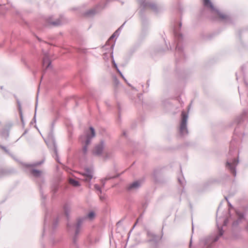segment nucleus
Wrapping results in <instances>:
<instances>
[{"label":"nucleus","mask_w":248,"mask_h":248,"mask_svg":"<svg viewBox=\"0 0 248 248\" xmlns=\"http://www.w3.org/2000/svg\"><path fill=\"white\" fill-rule=\"evenodd\" d=\"M236 148L235 145V141L234 139L231 141L230 150L229 152V157L226 162V167L229 170L230 172L234 176L236 175V167L237 166L239 160L238 158H232L231 156H233L234 152Z\"/></svg>","instance_id":"1"},{"label":"nucleus","mask_w":248,"mask_h":248,"mask_svg":"<svg viewBox=\"0 0 248 248\" xmlns=\"http://www.w3.org/2000/svg\"><path fill=\"white\" fill-rule=\"evenodd\" d=\"M174 34L175 38V41L177 42V44L175 48V56L176 58V62L180 61L185 59V55L184 54L183 48L181 46V43L183 40V37L182 34L179 33L177 31V29L176 27L174 28Z\"/></svg>","instance_id":"2"},{"label":"nucleus","mask_w":248,"mask_h":248,"mask_svg":"<svg viewBox=\"0 0 248 248\" xmlns=\"http://www.w3.org/2000/svg\"><path fill=\"white\" fill-rule=\"evenodd\" d=\"M91 133L89 131L85 132L84 134L81 135L79 138L80 142L84 144L82 148L84 155H86L88 151V146L91 143L93 138L95 137V130L92 126L90 127Z\"/></svg>","instance_id":"3"},{"label":"nucleus","mask_w":248,"mask_h":248,"mask_svg":"<svg viewBox=\"0 0 248 248\" xmlns=\"http://www.w3.org/2000/svg\"><path fill=\"white\" fill-rule=\"evenodd\" d=\"M219 219L217 218L216 223L218 229V234L216 236L213 240H211L210 238L204 237L200 239V245L203 247V248H209L210 247L211 242H215L218 241L219 238L223 234V230L221 227L219 226Z\"/></svg>","instance_id":"4"},{"label":"nucleus","mask_w":248,"mask_h":248,"mask_svg":"<svg viewBox=\"0 0 248 248\" xmlns=\"http://www.w3.org/2000/svg\"><path fill=\"white\" fill-rule=\"evenodd\" d=\"M95 217V213L93 211L90 212L87 216L79 218L78 219L77 222L75 225V232L74 236L73 238V243L74 245H77V240L78 238V234L80 231L81 226L83 221L89 218L91 220L94 218Z\"/></svg>","instance_id":"5"},{"label":"nucleus","mask_w":248,"mask_h":248,"mask_svg":"<svg viewBox=\"0 0 248 248\" xmlns=\"http://www.w3.org/2000/svg\"><path fill=\"white\" fill-rule=\"evenodd\" d=\"M44 162V160H42L40 161H36L34 163H31V164H27L25 163H21L22 165L25 167L26 168L28 169V171L30 173V174L33 177L35 178H40L41 176L42 171L36 170L32 168L34 167H36L39 165H42Z\"/></svg>","instance_id":"6"},{"label":"nucleus","mask_w":248,"mask_h":248,"mask_svg":"<svg viewBox=\"0 0 248 248\" xmlns=\"http://www.w3.org/2000/svg\"><path fill=\"white\" fill-rule=\"evenodd\" d=\"M138 1L140 4V8H141V15L142 14L144 11L148 8L151 9L156 14L158 13L161 10V8L158 7L156 4L154 2L148 1L146 0H138Z\"/></svg>","instance_id":"7"},{"label":"nucleus","mask_w":248,"mask_h":248,"mask_svg":"<svg viewBox=\"0 0 248 248\" xmlns=\"http://www.w3.org/2000/svg\"><path fill=\"white\" fill-rule=\"evenodd\" d=\"M45 141L48 147L54 151L55 155V159L58 162L60 163L58 156L57 146L55 140L53 135L51 134H49L48 137L46 140H45Z\"/></svg>","instance_id":"8"},{"label":"nucleus","mask_w":248,"mask_h":248,"mask_svg":"<svg viewBox=\"0 0 248 248\" xmlns=\"http://www.w3.org/2000/svg\"><path fill=\"white\" fill-rule=\"evenodd\" d=\"M182 119L179 128L180 134L182 136H185L188 134V129L187 128V121L188 115L184 111L182 112Z\"/></svg>","instance_id":"9"},{"label":"nucleus","mask_w":248,"mask_h":248,"mask_svg":"<svg viewBox=\"0 0 248 248\" xmlns=\"http://www.w3.org/2000/svg\"><path fill=\"white\" fill-rule=\"evenodd\" d=\"M147 235L149 239L146 242L148 243H153L155 247L157 246L158 242L162 238V236H157L150 231L147 232Z\"/></svg>","instance_id":"10"},{"label":"nucleus","mask_w":248,"mask_h":248,"mask_svg":"<svg viewBox=\"0 0 248 248\" xmlns=\"http://www.w3.org/2000/svg\"><path fill=\"white\" fill-rule=\"evenodd\" d=\"M105 147V142L104 140H101L100 142L96 144L93 150V154L94 155L100 156L102 155L104 148Z\"/></svg>","instance_id":"11"},{"label":"nucleus","mask_w":248,"mask_h":248,"mask_svg":"<svg viewBox=\"0 0 248 248\" xmlns=\"http://www.w3.org/2000/svg\"><path fill=\"white\" fill-rule=\"evenodd\" d=\"M83 180L86 182H90L93 177V170L90 168H86L83 173Z\"/></svg>","instance_id":"12"},{"label":"nucleus","mask_w":248,"mask_h":248,"mask_svg":"<svg viewBox=\"0 0 248 248\" xmlns=\"http://www.w3.org/2000/svg\"><path fill=\"white\" fill-rule=\"evenodd\" d=\"M50 219V215L48 213V211H46V212L45 218H44L43 232L42 234L43 236H44L45 235L46 233L47 232V229L49 227Z\"/></svg>","instance_id":"13"},{"label":"nucleus","mask_w":248,"mask_h":248,"mask_svg":"<svg viewBox=\"0 0 248 248\" xmlns=\"http://www.w3.org/2000/svg\"><path fill=\"white\" fill-rule=\"evenodd\" d=\"M16 172L13 168H2L0 169V178L9 175Z\"/></svg>","instance_id":"14"},{"label":"nucleus","mask_w":248,"mask_h":248,"mask_svg":"<svg viewBox=\"0 0 248 248\" xmlns=\"http://www.w3.org/2000/svg\"><path fill=\"white\" fill-rule=\"evenodd\" d=\"M236 214L238 216V218L236 220H235L233 222L232 226L233 227H235V226H237L239 224H240L242 222V220H243L245 218V214L244 213H239V212H236Z\"/></svg>","instance_id":"15"},{"label":"nucleus","mask_w":248,"mask_h":248,"mask_svg":"<svg viewBox=\"0 0 248 248\" xmlns=\"http://www.w3.org/2000/svg\"><path fill=\"white\" fill-rule=\"evenodd\" d=\"M63 209L65 215L66 216L67 219H68L70 217V213L71 211V206L70 204L68 203H66L63 205Z\"/></svg>","instance_id":"16"},{"label":"nucleus","mask_w":248,"mask_h":248,"mask_svg":"<svg viewBox=\"0 0 248 248\" xmlns=\"http://www.w3.org/2000/svg\"><path fill=\"white\" fill-rule=\"evenodd\" d=\"M51 62L47 56H45L43 60V66H46V69L51 67Z\"/></svg>","instance_id":"17"},{"label":"nucleus","mask_w":248,"mask_h":248,"mask_svg":"<svg viewBox=\"0 0 248 248\" xmlns=\"http://www.w3.org/2000/svg\"><path fill=\"white\" fill-rule=\"evenodd\" d=\"M247 116L246 112L243 113L240 116L237 117L235 121L238 124H240L241 122H243L245 119H246Z\"/></svg>","instance_id":"18"},{"label":"nucleus","mask_w":248,"mask_h":248,"mask_svg":"<svg viewBox=\"0 0 248 248\" xmlns=\"http://www.w3.org/2000/svg\"><path fill=\"white\" fill-rule=\"evenodd\" d=\"M97 13L96 8L92 9L84 13V15L86 16H92Z\"/></svg>","instance_id":"19"},{"label":"nucleus","mask_w":248,"mask_h":248,"mask_svg":"<svg viewBox=\"0 0 248 248\" xmlns=\"http://www.w3.org/2000/svg\"><path fill=\"white\" fill-rule=\"evenodd\" d=\"M177 179L180 185L184 187L186 184V181L183 174H182L180 176H178L177 177Z\"/></svg>","instance_id":"20"},{"label":"nucleus","mask_w":248,"mask_h":248,"mask_svg":"<svg viewBox=\"0 0 248 248\" xmlns=\"http://www.w3.org/2000/svg\"><path fill=\"white\" fill-rule=\"evenodd\" d=\"M140 186V183L139 181H135L130 184L128 186V189L138 188Z\"/></svg>","instance_id":"21"},{"label":"nucleus","mask_w":248,"mask_h":248,"mask_svg":"<svg viewBox=\"0 0 248 248\" xmlns=\"http://www.w3.org/2000/svg\"><path fill=\"white\" fill-rule=\"evenodd\" d=\"M204 5L205 6L209 7L213 10H215L214 5L210 0H204Z\"/></svg>","instance_id":"22"},{"label":"nucleus","mask_w":248,"mask_h":248,"mask_svg":"<svg viewBox=\"0 0 248 248\" xmlns=\"http://www.w3.org/2000/svg\"><path fill=\"white\" fill-rule=\"evenodd\" d=\"M17 105H18V108L19 113H20V116L21 117V120L22 123L23 124V115H22V110H21V106L20 102L18 99H17Z\"/></svg>","instance_id":"23"},{"label":"nucleus","mask_w":248,"mask_h":248,"mask_svg":"<svg viewBox=\"0 0 248 248\" xmlns=\"http://www.w3.org/2000/svg\"><path fill=\"white\" fill-rule=\"evenodd\" d=\"M1 136L5 139L7 138L9 136V131L6 129H3L1 132Z\"/></svg>","instance_id":"24"},{"label":"nucleus","mask_w":248,"mask_h":248,"mask_svg":"<svg viewBox=\"0 0 248 248\" xmlns=\"http://www.w3.org/2000/svg\"><path fill=\"white\" fill-rule=\"evenodd\" d=\"M69 183L70 184H71L72 185H73L74 186H78L80 185L79 182L74 179H70Z\"/></svg>","instance_id":"25"},{"label":"nucleus","mask_w":248,"mask_h":248,"mask_svg":"<svg viewBox=\"0 0 248 248\" xmlns=\"http://www.w3.org/2000/svg\"><path fill=\"white\" fill-rule=\"evenodd\" d=\"M59 186L57 185H53L51 187V192L53 195L56 193L58 190Z\"/></svg>","instance_id":"26"},{"label":"nucleus","mask_w":248,"mask_h":248,"mask_svg":"<svg viewBox=\"0 0 248 248\" xmlns=\"http://www.w3.org/2000/svg\"><path fill=\"white\" fill-rule=\"evenodd\" d=\"M50 24L53 26H57L61 25L62 24V22L59 19H57L55 21L50 22Z\"/></svg>","instance_id":"27"},{"label":"nucleus","mask_w":248,"mask_h":248,"mask_svg":"<svg viewBox=\"0 0 248 248\" xmlns=\"http://www.w3.org/2000/svg\"><path fill=\"white\" fill-rule=\"evenodd\" d=\"M0 147H1V148H2V149H3V150H4V151L6 153H7L8 154H9V155H10V156H11L13 158H14V159L15 160H17V159H16L15 158V157L14 156V155H13L12 154H11L9 152V150H7L5 147H4V146H0Z\"/></svg>","instance_id":"28"},{"label":"nucleus","mask_w":248,"mask_h":248,"mask_svg":"<svg viewBox=\"0 0 248 248\" xmlns=\"http://www.w3.org/2000/svg\"><path fill=\"white\" fill-rule=\"evenodd\" d=\"M58 223V218H57L54 221L52 226V230L53 231H54V230L57 228V225Z\"/></svg>","instance_id":"29"},{"label":"nucleus","mask_w":248,"mask_h":248,"mask_svg":"<svg viewBox=\"0 0 248 248\" xmlns=\"http://www.w3.org/2000/svg\"><path fill=\"white\" fill-rule=\"evenodd\" d=\"M94 189L98 191L100 193H102L101 188L100 186L97 184H95L94 186Z\"/></svg>","instance_id":"30"},{"label":"nucleus","mask_w":248,"mask_h":248,"mask_svg":"<svg viewBox=\"0 0 248 248\" xmlns=\"http://www.w3.org/2000/svg\"><path fill=\"white\" fill-rule=\"evenodd\" d=\"M38 104V96L36 97V105H35V111L34 116L33 118V120H34L35 122H36V109H37V106Z\"/></svg>","instance_id":"31"},{"label":"nucleus","mask_w":248,"mask_h":248,"mask_svg":"<svg viewBox=\"0 0 248 248\" xmlns=\"http://www.w3.org/2000/svg\"><path fill=\"white\" fill-rule=\"evenodd\" d=\"M218 14L219 16L222 19H227L228 18V16H227L223 15V14H221L220 13H219V12H218Z\"/></svg>","instance_id":"32"},{"label":"nucleus","mask_w":248,"mask_h":248,"mask_svg":"<svg viewBox=\"0 0 248 248\" xmlns=\"http://www.w3.org/2000/svg\"><path fill=\"white\" fill-rule=\"evenodd\" d=\"M40 193L41 194L42 199H43L44 200H45L46 199V196H44L43 195L41 186H40Z\"/></svg>","instance_id":"33"},{"label":"nucleus","mask_w":248,"mask_h":248,"mask_svg":"<svg viewBox=\"0 0 248 248\" xmlns=\"http://www.w3.org/2000/svg\"><path fill=\"white\" fill-rule=\"evenodd\" d=\"M112 60H113V65L115 67V68L116 69L118 68V66L117 65V64L115 63L114 60V58H113V53L112 52Z\"/></svg>","instance_id":"34"},{"label":"nucleus","mask_w":248,"mask_h":248,"mask_svg":"<svg viewBox=\"0 0 248 248\" xmlns=\"http://www.w3.org/2000/svg\"><path fill=\"white\" fill-rule=\"evenodd\" d=\"M120 31L119 30H117L113 34H114L115 36H118L119 35Z\"/></svg>","instance_id":"35"},{"label":"nucleus","mask_w":248,"mask_h":248,"mask_svg":"<svg viewBox=\"0 0 248 248\" xmlns=\"http://www.w3.org/2000/svg\"><path fill=\"white\" fill-rule=\"evenodd\" d=\"M117 176H112V177H108V176H107L106 178V180H109L110 179H111V178H116Z\"/></svg>","instance_id":"36"},{"label":"nucleus","mask_w":248,"mask_h":248,"mask_svg":"<svg viewBox=\"0 0 248 248\" xmlns=\"http://www.w3.org/2000/svg\"><path fill=\"white\" fill-rule=\"evenodd\" d=\"M125 22H124L123 25H122L117 30H119V31H121V30L124 27V25L125 24Z\"/></svg>","instance_id":"37"},{"label":"nucleus","mask_w":248,"mask_h":248,"mask_svg":"<svg viewBox=\"0 0 248 248\" xmlns=\"http://www.w3.org/2000/svg\"><path fill=\"white\" fill-rule=\"evenodd\" d=\"M227 223H228V219H225L224 220V221H223L224 225V226L227 225Z\"/></svg>","instance_id":"38"},{"label":"nucleus","mask_w":248,"mask_h":248,"mask_svg":"<svg viewBox=\"0 0 248 248\" xmlns=\"http://www.w3.org/2000/svg\"><path fill=\"white\" fill-rule=\"evenodd\" d=\"M226 201L228 202V204H229V206H230V207H232V205L231 204V203L229 202V201L228 200L227 198H225Z\"/></svg>","instance_id":"39"},{"label":"nucleus","mask_w":248,"mask_h":248,"mask_svg":"<svg viewBox=\"0 0 248 248\" xmlns=\"http://www.w3.org/2000/svg\"><path fill=\"white\" fill-rule=\"evenodd\" d=\"M115 37H116V36H115V35H114V34H113L111 36V37L109 38V40H111V39H113Z\"/></svg>","instance_id":"40"},{"label":"nucleus","mask_w":248,"mask_h":248,"mask_svg":"<svg viewBox=\"0 0 248 248\" xmlns=\"http://www.w3.org/2000/svg\"><path fill=\"white\" fill-rule=\"evenodd\" d=\"M114 45H115V43H113L111 45H110V48L111 49H113L114 47Z\"/></svg>","instance_id":"41"},{"label":"nucleus","mask_w":248,"mask_h":248,"mask_svg":"<svg viewBox=\"0 0 248 248\" xmlns=\"http://www.w3.org/2000/svg\"><path fill=\"white\" fill-rule=\"evenodd\" d=\"M146 84L148 86V87H149V85H150V80H148L146 82Z\"/></svg>","instance_id":"42"},{"label":"nucleus","mask_w":248,"mask_h":248,"mask_svg":"<svg viewBox=\"0 0 248 248\" xmlns=\"http://www.w3.org/2000/svg\"><path fill=\"white\" fill-rule=\"evenodd\" d=\"M117 72L119 73L120 75H122V72H121V71L119 70V69L118 68L116 69Z\"/></svg>","instance_id":"43"},{"label":"nucleus","mask_w":248,"mask_h":248,"mask_svg":"<svg viewBox=\"0 0 248 248\" xmlns=\"http://www.w3.org/2000/svg\"><path fill=\"white\" fill-rule=\"evenodd\" d=\"M120 75L122 77V78L126 82V80L125 78L123 76V74L122 73V75Z\"/></svg>","instance_id":"44"},{"label":"nucleus","mask_w":248,"mask_h":248,"mask_svg":"<svg viewBox=\"0 0 248 248\" xmlns=\"http://www.w3.org/2000/svg\"><path fill=\"white\" fill-rule=\"evenodd\" d=\"M182 27V23L180 22L179 23V28L180 29Z\"/></svg>","instance_id":"45"},{"label":"nucleus","mask_w":248,"mask_h":248,"mask_svg":"<svg viewBox=\"0 0 248 248\" xmlns=\"http://www.w3.org/2000/svg\"><path fill=\"white\" fill-rule=\"evenodd\" d=\"M191 245H192V237L191 238V240H190V244H189V247H191Z\"/></svg>","instance_id":"46"},{"label":"nucleus","mask_w":248,"mask_h":248,"mask_svg":"<svg viewBox=\"0 0 248 248\" xmlns=\"http://www.w3.org/2000/svg\"><path fill=\"white\" fill-rule=\"evenodd\" d=\"M67 227L69 228H71V225L69 224V223H67Z\"/></svg>","instance_id":"47"},{"label":"nucleus","mask_w":248,"mask_h":248,"mask_svg":"<svg viewBox=\"0 0 248 248\" xmlns=\"http://www.w3.org/2000/svg\"><path fill=\"white\" fill-rule=\"evenodd\" d=\"M244 66H242L241 67V70H242V72H244Z\"/></svg>","instance_id":"48"},{"label":"nucleus","mask_w":248,"mask_h":248,"mask_svg":"<svg viewBox=\"0 0 248 248\" xmlns=\"http://www.w3.org/2000/svg\"><path fill=\"white\" fill-rule=\"evenodd\" d=\"M244 82H245V83L246 85L247 86H248V83H247V82L246 81V80H245V79H244Z\"/></svg>","instance_id":"49"},{"label":"nucleus","mask_w":248,"mask_h":248,"mask_svg":"<svg viewBox=\"0 0 248 248\" xmlns=\"http://www.w3.org/2000/svg\"><path fill=\"white\" fill-rule=\"evenodd\" d=\"M246 229L247 231L248 232V225H247V227H246Z\"/></svg>","instance_id":"50"},{"label":"nucleus","mask_w":248,"mask_h":248,"mask_svg":"<svg viewBox=\"0 0 248 248\" xmlns=\"http://www.w3.org/2000/svg\"><path fill=\"white\" fill-rule=\"evenodd\" d=\"M123 135L125 136H126V132L125 131L123 132Z\"/></svg>","instance_id":"51"},{"label":"nucleus","mask_w":248,"mask_h":248,"mask_svg":"<svg viewBox=\"0 0 248 248\" xmlns=\"http://www.w3.org/2000/svg\"><path fill=\"white\" fill-rule=\"evenodd\" d=\"M236 80H237L238 78V77H237V73H236Z\"/></svg>","instance_id":"52"},{"label":"nucleus","mask_w":248,"mask_h":248,"mask_svg":"<svg viewBox=\"0 0 248 248\" xmlns=\"http://www.w3.org/2000/svg\"><path fill=\"white\" fill-rule=\"evenodd\" d=\"M143 92H148V90H146V89L145 90H143Z\"/></svg>","instance_id":"53"},{"label":"nucleus","mask_w":248,"mask_h":248,"mask_svg":"<svg viewBox=\"0 0 248 248\" xmlns=\"http://www.w3.org/2000/svg\"><path fill=\"white\" fill-rule=\"evenodd\" d=\"M234 133H235V134L236 133V129L234 130Z\"/></svg>","instance_id":"54"},{"label":"nucleus","mask_w":248,"mask_h":248,"mask_svg":"<svg viewBox=\"0 0 248 248\" xmlns=\"http://www.w3.org/2000/svg\"><path fill=\"white\" fill-rule=\"evenodd\" d=\"M239 93L240 96H241V93H240V92L239 91Z\"/></svg>","instance_id":"55"},{"label":"nucleus","mask_w":248,"mask_h":248,"mask_svg":"<svg viewBox=\"0 0 248 248\" xmlns=\"http://www.w3.org/2000/svg\"><path fill=\"white\" fill-rule=\"evenodd\" d=\"M0 88H1V89H3V86H1Z\"/></svg>","instance_id":"56"},{"label":"nucleus","mask_w":248,"mask_h":248,"mask_svg":"<svg viewBox=\"0 0 248 248\" xmlns=\"http://www.w3.org/2000/svg\"><path fill=\"white\" fill-rule=\"evenodd\" d=\"M103 186H105V183H103Z\"/></svg>","instance_id":"57"},{"label":"nucleus","mask_w":248,"mask_h":248,"mask_svg":"<svg viewBox=\"0 0 248 248\" xmlns=\"http://www.w3.org/2000/svg\"><path fill=\"white\" fill-rule=\"evenodd\" d=\"M136 223L137 222L134 224V227H135V226H136Z\"/></svg>","instance_id":"58"}]
</instances>
